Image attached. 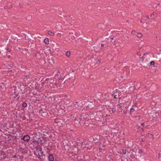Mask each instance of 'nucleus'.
<instances>
[{"label":"nucleus","mask_w":161,"mask_h":161,"mask_svg":"<svg viewBox=\"0 0 161 161\" xmlns=\"http://www.w3.org/2000/svg\"><path fill=\"white\" fill-rule=\"evenodd\" d=\"M30 139V137L28 135H25L21 137V140H23L25 142H28Z\"/></svg>","instance_id":"ddd939ff"},{"label":"nucleus","mask_w":161,"mask_h":161,"mask_svg":"<svg viewBox=\"0 0 161 161\" xmlns=\"http://www.w3.org/2000/svg\"><path fill=\"white\" fill-rule=\"evenodd\" d=\"M64 77L65 76H64V74H60L59 71H58V73L56 74L55 75V78L56 80H63Z\"/></svg>","instance_id":"423d86ee"},{"label":"nucleus","mask_w":161,"mask_h":161,"mask_svg":"<svg viewBox=\"0 0 161 161\" xmlns=\"http://www.w3.org/2000/svg\"><path fill=\"white\" fill-rule=\"evenodd\" d=\"M6 49L9 52H10L12 51L11 48H10L8 46H7V47L6 48Z\"/></svg>","instance_id":"a18cd8bd"},{"label":"nucleus","mask_w":161,"mask_h":161,"mask_svg":"<svg viewBox=\"0 0 161 161\" xmlns=\"http://www.w3.org/2000/svg\"><path fill=\"white\" fill-rule=\"evenodd\" d=\"M84 144H83V142H82L81 143H80V144H81V146L82 147H83V148H84V147L85 146V145L86 144V142H85L84 141Z\"/></svg>","instance_id":"c03bdc74"},{"label":"nucleus","mask_w":161,"mask_h":161,"mask_svg":"<svg viewBox=\"0 0 161 161\" xmlns=\"http://www.w3.org/2000/svg\"><path fill=\"white\" fill-rule=\"evenodd\" d=\"M121 152L124 154H126L127 153V151L125 149H122Z\"/></svg>","instance_id":"2f4dec72"},{"label":"nucleus","mask_w":161,"mask_h":161,"mask_svg":"<svg viewBox=\"0 0 161 161\" xmlns=\"http://www.w3.org/2000/svg\"><path fill=\"white\" fill-rule=\"evenodd\" d=\"M55 122L57 123H59L60 122V119L57 118L55 119Z\"/></svg>","instance_id":"c9c22d12"},{"label":"nucleus","mask_w":161,"mask_h":161,"mask_svg":"<svg viewBox=\"0 0 161 161\" xmlns=\"http://www.w3.org/2000/svg\"><path fill=\"white\" fill-rule=\"evenodd\" d=\"M93 50H94V51H95L97 53L98 52V50H97V48L95 46V47H93Z\"/></svg>","instance_id":"de8ad7c7"},{"label":"nucleus","mask_w":161,"mask_h":161,"mask_svg":"<svg viewBox=\"0 0 161 161\" xmlns=\"http://www.w3.org/2000/svg\"><path fill=\"white\" fill-rule=\"evenodd\" d=\"M4 135L5 136H4L3 137V138L5 139L8 142L11 141V135L10 134H5Z\"/></svg>","instance_id":"2eb2a0df"},{"label":"nucleus","mask_w":161,"mask_h":161,"mask_svg":"<svg viewBox=\"0 0 161 161\" xmlns=\"http://www.w3.org/2000/svg\"><path fill=\"white\" fill-rule=\"evenodd\" d=\"M36 101H38V102H39L40 101H41V100L39 98H36V99L35 100Z\"/></svg>","instance_id":"052dcab7"},{"label":"nucleus","mask_w":161,"mask_h":161,"mask_svg":"<svg viewBox=\"0 0 161 161\" xmlns=\"http://www.w3.org/2000/svg\"><path fill=\"white\" fill-rule=\"evenodd\" d=\"M18 151L24 155L27 152V150L25 147H20L19 148Z\"/></svg>","instance_id":"4468645a"},{"label":"nucleus","mask_w":161,"mask_h":161,"mask_svg":"<svg viewBox=\"0 0 161 161\" xmlns=\"http://www.w3.org/2000/svg\"><path fill=\"white\" fill-rule=\"evenodd\" d=\"M148 61L147 60H146L144 62V63L143 64L144 65V66L146 65L147 64H149Z\"/></svg>","instance_id":"09e8293b"},{"label":"nucleus","mask_w":161,"mask_h":161,"mask_svg":"<svg viewBox=\"0 0 161 161\" xmlns=\"http://www.w3.org/2000/svg\"><path fill=\"white\" fill-rule=\"evenodd\" d=\"M100 112H99L98 113L94 112L90 114V118L92 119L98 120L99 119H100L99 115H100L101 117L102 116L100 115Z\"/></svg>","instance_id":"39448f33"},{"label":"nucleus","mask_w":161,"mask_h":161,"mask_svg":"<svg viewBox=\"0 0 161 161\" xmlns=\"http://www.w3.org/2000/svg\"><path fill=\"white\" fill-rule=\"evenodd\" d=\"M36 134L39 136L42 137L44 142L49 141L52 136L51 133L48 132L47 130L43 129H38Z\"/></svg>","instance_id":"f03ea898"},{"label":"nucleus","mask_w":161,"mask_h":161,"mask_svg":"<svg viewBox=\"0 0 161 161\" xmlns=\"http://www.w3.org/2000/svg\"><path fill=\"white\" fill-rule=\"evenodd\" d=\"M66 145H67V146H68V147L67 148H69L71 146V143L69 142H68L67 144H66ZM66 149H67V148H66Z\"/></svg>","instance_id":"3c124183"},{"label":"nucleus","mask_w":161,"mask_h":161,"mask_svg":"<svg viewBox=\"0 0 161 161\" xmlns=\"http://www.w3.org/2000/svg\"><path fill=\"white\" fill-rule=\"evenodd\" d=\"M94 107V105L92 102H90L89 103L88 105L86 106V108H92Z\"/></svg>","instance_id":"a211bd4d"},{"label":"nucleus","mask_w":161,"mask_h":161,"mask_svg":"<svg viewBox=\"0 0 161 161\" xmlns=\"http://www.w3.org/2000/svg\"><path fill=\"white\" fill-rule=\"evenodd\" d=\"M66 81H56L55 83L56 86L58 87H62L64 86Z\"/></svg>","instance_id":"1a4fd4ad"},{"label":"nucleus","mask_w":161,"mask_h":161,"mask_svg":"<svg viewBox=\"0 0 161 161\" xmlns=\"http://www.w3.org/2000/svg\"><path fill=\"white\" fill-rule=\"evenodd\" d=\"M38 136H39V135H37L36 132V134L33 136L31 138L30 141L32 143H35V144H37L38 141Z\"/></svg>","instance_id":"6e6552de"},{"label":"nucleus","mask_w":161,"mask_h":161,"mask_svg":"<svg viewBox=\"0 0 161 161\" xmlns=\"http://www.w3.org/2000/svg\"><path fill=\"white\" fill-rule=\"evenodd\" d=\"M127 111L126 110H123V112L125 113V114H126L127 113Z\"/></svg>","instance_id":"774afa93"},{"label":"nucleus","mask_w":161,"mask_h":161,"mask_svg":"<svg viewBox=\"0 0 161 161\" xmlns=\"http://www.w3.org/2000/svg\"><path fill=\"white\" fill-rule=\"evenodd\" d=\"M44 148H45V150H46V152H49V147H46L45 146V147H44Z\"/></svg>","instance_id":"79ce46f5"},{"label":"nucleus","mask_w":161,"mask_h":161,"mask_svg":"<svg viewBox=\"0 0 161 161\" xmlns=\"http://www.w3.org/2000/svg\"><path fill=\"white\" fill-rule=\"evenodd\" d=\"M13 64H9V67H10L11 68H12L13 67Z\"/></svg>","instance_id":"338daca9"},{"label":"nucleus","mask_w":161,"mask_h":161,"mask_svg":"<svg viewBox=\"0 0 161 161\" xmlns=\"http://www.w3.org/2000/svg\"><path fill=\"white\" fill-rule=\"evenodd\" d=\"M38 158L39 159H44V156H43V153L42 151V150L41 149H39L38 151Z\"/></svg>","instance_id":"9b49d317"},{"label":"nucleus","mask_w":161,"mask_h":161,"mask_svg":"<svg viewBox=\"0 0 161 161\" xmlns=\"http://www.w3.org/2000/svg\"><path fill=\"white\" fill-rule=\"evenodd\" d=\"M68 108L69 110H71L75 109V108H74V105L69 106L68 107Z\"/></svg>","instance_id":"393cba45"},{"label":"nucleus","mask_w":161,"mask_h":161,"mask_svg":"<svg viewBox=\"0 0 161 161\" xmlns=\"http://www.w3.org/2000/svg\"><path fill=\"white\" fill-rule=\"evenodd\" d=\"M71 54V52L70 51H67L65 52V55L66 57H69Z\"/></svg>","instance_id":"b1692460"},{"label":"nucleus","mask_w":161,"mask_h":161,"mask_svg":"<svg viewBox=\"0 0 161 161\" xmlns=\"http://www.w3.org/2000/svg\"><path fill=\"white\" fill-rule=\"evenodd\" d=\"M101 142H100V143H99V145H100V147H104V145H103V144H101Z\"/></svg>","instance_id":"4d7b16f0"},{"label":"nucleus","mask_w":161,"mask_h":161,"mask_svg":"<svg viewBox=\"0 0 161 161\" xmlns=\"http://www.w3.org/2000/svg\"><path fill=\"white\" fill-rule=\"evenodd\" d=\"M22 106L24 108L26 107L27 106V103L25 102H23L22 104Z\"/></svg>","instance_id":"ea45409f"},{"label":"nucleus","mask_w":161,"mask_h":161,"mask_svg":"<svg viewBox=\"0 0 161 161\" xmlns=\"http://www.w3.org/2000/svg\"><path fill=\"white\" fill-rule=\"evenodd\" d=\"M136 36L138 38H141L142 36V34L140 33H137Z\"/></svg>","instance_id":"72a5a7b5"},{"label":"nucleus","mask_w":161,"mask_h":161,"mask_svg":"<svg viewBox=\"0 0 161 161\" xmlns=\"http://www.w3.org/2000/svg\"><path fill=\"white\" fill-rule=\"evenodd\" d=\"M103 150V149H102L101 148H100L99 149V152H102Z\"/></svg>","instance_id":"680f3d73"},{"label":"nucleus","mask_w":161,"mask_h":161,"mask_svg":"<svg viewBox=\"0 0 161 161\" xmlns=\"http://www.w3.org/2000/svg\"><path fill=\"white\" fill-rule=\"evenodd\" d=\"M26 79H27V78H29L30 77V75H27L25 76Z\"/></svg>","instance_id":"69168bd1"},{"label":"nucleus","mask_w":161,"mask_h":161,"mask_svg":"<svg viewBox=\"0 0 161 161\" xmlns=\"http://www.w3.org/2000/svg\"><path fill=\"white\" fill-rule=\"evenodd\" d=\"M99 137L98 136H94L93 137V139L94 141L96 142V143H97V142H98V140L99 139ZM95 143L96 142H95Z\"/></svg>","instance_id":"4be33fe9"},{"label":"nucleus","mask_w":161,"mask_h":161,"mask_svg":"<svg viewBox=\"0 0 161 161\" xmlns=\"http://www.w3.org/2000/svg\"><path fill=\"white\" fill-rule=\"evenodd\" d=\"M136 33H137L136 32V31L135 30L132 31L131 32V33L132 34L135 35H136Z\"/></svg>","instance_id":"8fccbe9b"},{"label":"nucleus","mask_w":161,"mask_h":161,"mask_svg":"<svg viewBox=\"0 0 161 161\" xmlns=\"http://www.w3.org/2000/svg\"><path fill=\"white\" fill-rule=\"evenodd\" d=\"M116 111V109L115 108H112V112L113 113H114Z\"/></svg>","instance_id":"5fc2aeb1"},{"label":"nucleus","mask_w":161,"mask_h":161,"mask_svg":"<svg viewBox=\"0 0 161 161\" xmlns=\"http://www.w3.org/2000/svg\"><path fill=\"white\" fill-rule=\"evenodd\" d=\"M155 62L154 61H151L149 63V64L151 66H154V64H155Z\"/></svg>","instance_id":"cd10ccee"},{"label":"nucleus","mask_w":161,"mask_h":161,"mask_svg":"<svg viewBox=\"0 0 161 161\" xmlns=\"http://www.w3.org/2000/svg\"><path fill=\"white\" fill-rule=\"evenodd\" d=\"M101 60L97 58H96L95 64H99L100 63Z\"/></svg>","instance_id":"e433bc0d"},{"label":"nucleus","mask_w":161,"mask_h":161,"mask_svg":"<svg viewBox=\"0 0 161 161\" xmlns=\"http://www.w3.org/2000/svg\"><path fill=\"white\" fill-rule=\"evenodd\" d=\"M12 157L14 158H16L17 159H18V155H14Z\"/></svg>","instance_id":"864d4df0"},{"label":"nucleus","mask_w":161,"mask_h":161,"mask_svg":"<svg viewBox=\"0 0 161 161\" xmlns=\"http://www.w3.org/2000/svg\"><path fill=\"white\" fill-rule=\"evenodd\" d=\"M73 105L74 106V108H75V109L76 108H78L79 107H81L82 106H80V101L76 102L74 103H73Z\"/></svg>","instance_id":"dca6fc26"},{"label":"nucleus","mask_w":161,"mask_h":161,"mask_svg":"<svg viewBox=\"0 0 161 161\" xmlns=\"http://www.w3.org/2000/svg\"><path fill=\"white\" fill-rule=\"evenodd\" d=\"M143 152V151L142 149H139V153L141 154Z\"/></svg>","instance_id":"bf43d9fd"},{"label":"nucleus","mask_w":161,"mask_h":161,"mask_svg":"<svg viewBox=\"0 0 161 161\" xmlns=\"http://www.w3.org/2000/svg\"><path fill=\"white\" fill-rule=\"evenodd\" d=\"M112 96H114V97L115 98H117V95H114V94H112Z\"/></svg>","instance_id":"0e129e2a"},{"label":"nucleus","mask_w":161,"mask_h":161,"mask_svg":"<svg viewBox=\"0 0 161 161\" xmlns=\"http://www.w3.org/2000/svg\"><path fill=\"white\" fill-rule=\"evenodd\" d=\"M120 90L119 89V88L118 89H116V92L117 93H118V94H121V93L120 92Z\"/></svg>","instance_id":"603ef678"},{"label":"nucleus","mask_w":161,"mask_h":161,"mask_svg":"<svg viewBox=\"0 0 161 161\" xmlns=\"http://www.w3.org/2000/svg\"><path fill=\"white\" fill-rule=\"evenodd\" d=\"M87 115L85 114H80L77 112L72 113L71 118H74L75 120V123L78 126H82L86 124V121L88 119Z\"/></svg>","instance_id":"f257e3e1"},{"label":"nucleus","mask_w":161,"mask_h":161,"mask_svg":"<svg viewBox=\"0 0 161 161\" xmlns=\"http://www.w3.org/2000/svg\"><path fill=\"white\" fill-rule=\"evenodd\" d=\"M150 17H152V19H155V14H154V12L153 14H151L150 15Z\"/></svg>","instance_id":"37998d69"},{"label":"nucleus","mask_w":161,"mask_h":161,"mask_svg":"<svg viewBox=\"0 0 161 161\" xmlns=\"http://www.w3.org/2000/svg\"><path fill=\"white\" fill-rule=\"evenodd\" d=\"M96 58L94 57H91L88 60V64L90 65L95 64Z\"/></svg>","instance_id":"9d476101"},{"label":"nucleus","mask_w":161,"mask_h":161,"mask_svg":"<svg viewBox=\"0 0 161 161\" xmlns=\"http://www.w3.org/2000/svg\"><path fill=\"white\" fill-rule=\"evenodd\" d=\"M85 41L86 42H88L89 44H90V43H91L92 41V39L91 37H86L85 38Z\"/></svg>","instance_id":"aec40b11"},{"label":"nucleus","mask_w":161,"mask_h":161,"mask_svg":"<svg viewBox=\"0 0 161 161\" xmlns=\"http://www.w3.org/2000/svg\"><path fill=\"white\" fill-rule=\"evenodd\" d=\"M24 158V157L23 155L22 156H19L18 155V159H20L21 161H22Z\"/></svg>","instance_id":"4c0bfd02"},{"label":"nucleus","mask_w":161,"mask_h":161,"mask_svg":"<svg viewBox=\"0 0 161 161\" xmlns=\"http://www.w3.org/2000/svg\"><path fill=\"white\" fill-rule=\"evenodd\" d=\"M39 113L42 117L47 118L50 119L51 116L50 115L48 114V113L46 110L41 108L39 110Z\"/></svg>","instance_id":"20e7f679"},{"label":"nucleus","mask_w":161,"mask_h":161,"mask_svg":"<svg viewBox=\"0 0 161 161\" xmlns=\"http://www.w3.org/2000/svg\"><path fill=\"white\" fill-rule=\"evenodd\" d=\"M105 36L106 39H107L108 40L110 39L111 41V40L113 39L114 38V36L113 35V32L110 30H109L107 32Z\"/></svg>","instance_id":"0eeeda50"},{"label":"nucleus","mask_w":161,"mask_h":161,"mask_svg":"<svg viewBox=\"0 0 161 161\" xmlns=\"http://www.w3.org/2000/svg\"><path fill=\"white\" fill-rule=\"evenodd\" d=\"M16 136H12L11 135L10 139H11V141H13L14 140L16 139Z\"/></svg>","instance_id":"f704fd0d"},{"label":"nucleus","mask_w":161,"mask_h":161,"mask_svg":"<svg viewBox=\"0 0 161 161\" xmlns=\"http://www.w3.org/2000/svg\"><path fill=\"white\" fill-rule=\"evenodd\" d=\"M1 156H2V158L3 159H5L6 158V154L4 153L3 154H1Z\"/></svg>","instance_id":"c756f323"},{"label":"nucleus","mask_w":161,"mask_h":161,"mask_svg":"<svg viewBox=\"0 0 161 161\" xmlns=\"http://www.w3.org/2000/svg\"><path fill=\"white\" fill-rule=\"evenodd\" d=\"M14 98H16L17 99H19V97L22 98L23 96L22 90L19 88L16 89L14 91Z\"/></svg>","instance_id":"7ed1b4c3"},{"label":"nucleus","mask_w":161,"mask_h":161,"mask_svg":"<svg viewBox=\"0 0 161 161\" xmlns=\"http://www.w3.org/2000/svg\"><path fill=\"white\" fill-rule=\"evenodd\" d=\"M3 135H5L4 133V132H3L0 129V136H2L3 137L4 136Z\"/></svg>","instance_id":"58836bf2"},{"label":"nucleus","mask_w":161,"mask_h":161,"mask_svg":"<svg viewBox=\"0 0 161 161\" xmlns=\"http://www.w3.org/2000/svg\"><path fill=\"white\" fill-rule=\"evenodd\" d=\"M130 150L129 151H127V153H126V155H130V156L131 158H135V157L134 156V155H132V156H130Z\"/></svg>","instance_id":"7c9ffc66"},{"label":"nucleus","mask_w":161,"mask_h":161,"mask_svg":"<svg viewBox=\"0 0 161 161\" xmlns=\"http://www.w3.org/2000/svg\"><path fill=\"white\" fill-rule=\"evenodd\" d=\"M119 89L120 90L121 94H124L126 92V89L124 87L119 88Z\"/></svg>","instance_id":"412c9836"},{"label":"nucleus","mask_w":161,"mask_h":161,"mask_svg":"<svg viewBox=\"0 0 161 161\" xmlns=\"http://www.w3.org/2000/svg\"><path fill=\"white\" fill-rule=\"evenodd\" d=\"M123 76H120V77L119 78V80H121L122 79H123Z\"/></svg>","instance_id":"13d9d810"},{"label":"nucleus","mask_w":161,"mask_h":161,"mask_svg":"<svg viewBox=\"0 0 161 161\" xmlns=\"http://www.w3.org/2000/svg\"><path fill=\"white\" fill-rule=\"evenodd\" d=\"M48 61V63L49 64L51 62L52 63H53V64H55V61L54 59H53V58H51V59H49Z\"/></svg>","instance_id":"c85d7f7f"},{"label":"nucleus","mask_w":161,"mask_h":161,"mask_svg":"<svg viewBox=\"0 0 161 161\" xmlns=\"http://www.w3.org/2000/svg\"><path fill=\"white\" fill-rule=\"evenodd\" d=\"M48 159L49 161H54V158L53 154H49L48 157Z\"/></svg>","instance_id":"6ab92c4d"},{"label":"nucleus","mask_w":161,"mask_h":161,"mask_svg":"<svg viewBox=\"0 0 161 161\" xmlns=\"http://www.w3.org/2000/svg\"><path fill=\"white\" fill-rule=\"evenodd\" d=\"M44 42L46 44H48L49 43V39L47 38H46L44 39Z\"/></svg>","instance_id":"5701e85b"},{"label":"nucleus","mask_w":161,"mask_h":161,"mask_svg":"<svg viewBox=\"0 0 161 161\" xmlns=\"http://www.w3.org/2000/svg\"><path fill=\"white\" fill-rule=\"evenodd\" d=\"M147 53H144V54H143V56L141 58V59H142V63H144V59L145 58V57H144V56H146V55L147 54Z\"/></svg>","instance_id":"a878e982"},{"label":"nucleus","mask_w":161,"mask_h":161,"mask_svg":"<svg viewBox=\"0 0 161 161\" xmlns=\"http://www.w3.org/2000/svg\"><path fill=\"white\" fill-rule=\"evenodd\" d=\"M135 111V109L133 108H130V112H129V114H132V113L134 112V111Z\"/></svg>","instance_id":"473e14b6"},{"label":"nucleus","mask_w":161,"mask_h":161,"mask_svg":"<svg viewBox=\"0 0 161 161\" xmlns=\"http://www.w3.org/2000/svg\"><path fill=\"white\" fill-rule=\"evenodd\" d=\"M48 50H49L50 51V54L51 55H53V54L54 52H51V49H49Z\"/></svg>","instance_id":"6e6d98bb"},{"label":"nucleus","mask_w":161,"mask_h":161,"mask_svg":"<svg viewBox=\"0 0 161 161\" xmlns=\"http://www.w3.org/2000/svg\"><path fill=\"white\" fill-rule=\"evenodd\" d=\"M117 107L118 109H120L121 111L123 110V109L122 108L121 106L119 104H118L117 105Z\"/></svg>","instance_id":"49530a36"},{"label":"nucleus","mask_w":161,"mask_h":161,"mask_svg":"<svg viewBox=\"0 0 161 161\" xmlns=\"http://www.w3.org/2000/svg\"><path fill=\"white\" fill-rule=\"evenodd\" d=\"M42 137H41L40 136H38V141H37V144L38 146H39L40 144L42 145L43 143L42 142Z\"/></svg>","instance_id":"f3484780"},{"label":"nucleus","mask_w":161,"mask_h":161,"mask_svg":"<svg viewBox=\"0 0 161 161\" xmlns=\"http://www.w3.org/2000/svg\"><path fill=\"white\" fill-rule=\"evenodd\" d=\"M108 158L109 159V160H113V156L112 155H109L108 156Z\"/></svg>","instance_id":"a19ab883"},{"label":"nucleus","mask_w":161,"mask_h":161,"mask_svg":"<svg viewBox=\"0 0 161 161\" xmlns=\"http://www.w3.org/2000/svg\"><path fill=\"white\" fill-rule=\"evenodd\" d=\"M47 33L48 35L51 36H53L54 35V33L50 31H49L47 32Z\"/></svg>","instance_id":"bb28decb"},{"label":"nucleus","mask_w":161,"mask_h":161,"mask_svg":"<svg viewBox=\"0 0 161 161\" xmlns=\"http://www.w3.org/2000/svg\"><path fill=\"white\" fill-rule=\"evenodd\" d=\"M8 8V6H5L4 7V9H6L7 8Z\"/></svg>","instance_id":"e2e57ef3"},{"label":"nucleus","mask_w":161,"mask_h":161,"mask_svg":"<svg viewBox=\"0 0 161 161\" xmlns=\"http://www.w3.org/2000/svg\"><path fill=\"white\" fill-rule=\"evenodd\" d=\"M28 145L29 147L32 149L37 148V146H38L37 144H35V143H32L31 141L28 143Z\"/></svg>","instance_id":"f8f14e48"}]
</instances>
